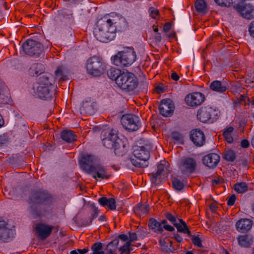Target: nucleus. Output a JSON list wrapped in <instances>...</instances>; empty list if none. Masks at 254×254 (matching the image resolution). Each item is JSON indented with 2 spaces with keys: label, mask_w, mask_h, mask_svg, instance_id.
<instances>
[{
  "label": "nucleus",
  "mask_w": 254,
  "mask_h": 254,
  "mask_svg": "<svg viewBox=\"0 0 254 254\" xmlns=\"http://www.w3.org/2000/svg\"><path fill=\"white\" fill-rule=\"evenodd\" d=\"M253 224V222L252 220L247 218H243L236 222V227L239 232L246 233L251 230Z\"/></svg>",
  "instance_id": "19"
},
{
  "label": "nucleus",
  "mask_w": 254,
  "mask_h": 254,
  "mask_svg": "<svg viewBox=\"0 0 254 254\" xmlns=\"http://www.w3.org/2000/svg\"><path fill=\"white\" fill-rule=\"evenodd\" d=\"M50 197V195L45 191L36 190L31 192L29 198V203L32 204L29 208V212L34 217H39L40 213L34 209L33 204L46 203Z\"/></svg>",
  "instance_id": "4"
},
{
  "label": "nucleus",
  "mask_w": 254,
  "mask_h": 254,
  "mask_svg": "<svg viewBox=\"0 0 254 254\" xmlns=\"http://www.w3.org/2000/svg\"><path fill=\"white\" fill-rule=\"evenodd\" d=\"M119 238L124 241L128 240V236L125 234L119 235Z\"/></svg>",
  "instance_id": "64"
},
{
  "label": "nucleus",
  "mask_w": 254,
  "mask_h": 254,
  "mask_svg": "<svg viewBox=\"0 0 254 254\" xmlns=\"http://www.w3.org/2000/svg\"><path fill=\"white\" fill-rule=\"evenodd\" d=\"M129 241L128 242H133L137 240V235L135 233L129 232Z\"/></svg>",
  "instance_id": "54"
},
{
  "label": "nucleus",
  "mask_w": 254,
  "mask_h": 254,
  "mask_svg": "<svg viewBox=\"0 0 254 254\" xmlns=\"http://www.w3.org/2000/svg\"><path fill=\"white\" fill-rule=\"evenodd\" d=\"M233 131L234 128L232 127H229L224 130L223 133L225 139L229 143H231L234 141V138L232 136L233 134Z\"/></svg>",
  "instance_id": "37"
},
{
  "label": "nucleus",
  "mask_w": 254,
  "mask_h": 254,
  "mask_svg": "<svg viewBox=\"0 0 254 254\" xmlns=\"http://www.w3.org/2000/svg\"><path fill=\"white\" fill-rule=\"evenodd\" d=\"M210 88L213 91L218 92H225L228 88L226 83H222L218 80L213 81L210 85Z\"/></svg>",
  "instance_id": "25"
},
{
  "label": "nucleus",
  "mask_w": 254,
  "mask_h": 254,
  "mask_svg": "<svg viewBox=\"0 0 254 254\" xmlns=\"http://www.w3.org/2000/svg\"><path fill=\"white\" fill-rule=\"evenodd\" d=\"M171 137L175 141L179 143H182L183 141V135L178 132H173L171 134Z\"/></svg>",
  "instance_id": "48"
},
{
  "label": "nucleus",
  "mask_w": 254,
  "mask_h": 254,
  "mask_svg": "<svg viewBox=\"0 0 254 254\" xmlns=\"http://www.w3.org/2000/svg\"><path fill=\"white\" fill-rule=\"evenodd\" d=\"M234 9L243 18L251 19L254 18V6L250 4H236Z\"/></svg>",
  "instance_id": "13"
},
{
  "label": "nucleus",
  "mask_w": 254,
  "mask_h": 254,
  "mask_svg": "<svg viewBox=\"0 0 254 254\" xmlns=\"http://www.w3.org/2000/svg\"><path fill=\"white\" fill-rule=\"evenodd\" d=\"M161 250L165 253H173L175 250L173 247H169L165 239H160L159 241Z\"/></svg>",
  "instance_id": "40"
},
{
  "label": "nucleus",
  "mask_w": 254,
  "mask_h": 254,
  "mask_svg": "<svg viewBox=\"0 0 254 254\" xmlns=\"http://www.w3.org/2000/svg\"><path fill=\"white\" fill-rule=\"evenodd\" d=\"M171 78L175 80V81H178L180 79V77L178 75V74L175 72H173L171 73Z\"/></svg>",
  "instance_id": "60"
},
{
  "label": "nucleus",
  "mask_w": 254,
  "mask_h": 254,
  "mask_svg": "<svg viewBox=\"0 0 254 254\" xmlns=\"http://www.w3.org/2000/svg\"><path fill=\"white\" fill-rule=\"evenodd\" d=\"M116 30V26L113 20L109 16H105L97 21L93 33L98 41L107 43L115 38Z\"/></svg>",
  "instance_id": "1"
},
{
  "label": "nucleus",
  "mask_w": 254,
  "mask_h": 254,
  "mask_svg": "<svg viewBox=\"0 0 254 254\" xmlns=\"http://www.w3.org/2000/svg\"><path fill=\"white\" fill-rule=\"evenodd\" d=\"M54 227L43 223H39L35 226V231L41 240H45L49 237Z\"/></svg>",
  "instance_id": "15"
},
{
  "label": "nucleus",
  "mask_w": 254,
  "mask_h": 254,
  "mask_svg": "<svg viewBox=\"0 0 254 254\" xmlns=\"http://www.w3.org/2000/svg\"><path fill=\"white\" fill-rule=\"evenodd\" d=\"M101 137L105 147L109 149H114L115 153L117 155H123V152L121 150L122 146H124V144L118 136L115 130L107 129L103 130Z\"/></svg>",
  "instance_id": "2"
},
{
  "label": "nucleus",
  "mask_w": 254,
  "mask_h": 254,
  "mask_svg": "<svg viewBox=\"0 0 254 254\" xmlns=\"http://www.w3.org/2000/svg\"><path fill=\"white\" fill-rule=\"evenodd\" d=\"M205 99V96L203 94L195 92L187 95L185 100L188 106L197 107L200 105L204 102Z\"/></svg>",
  "instance_id": "14"
},
{
  "label": "nucleus",
  "mask_w": 254,
  "mask_h": 254,
  "mask_svg": "<svg viewBox=\"0 0 254 254\" xmlns=\"http://www.w3.org/2000/svg\"><path fill=\"white\" fill-rule=\"evenodd\" d=\"M88 174L92 175V177L97 181L99 179H108L110 177V175L107 173L106 168L100 163H98Z\"/></svg>",
  "instance_id": "16"
},
{
  "label": "nucleus",
  "mask_w": 254,
  "mask_h": 254,
  "mask_svg": "<svg viewBox=\"0 0 254 254\" xmlns=\"http://www.w3.org/2000/svg\"><path fill=\"white\" fill-rule=\"evenodd\" d=\"M98 213H99V210L98 209V208H94V209H93V213H92L91 216L90 221L89 224H91V222H92V220L94 218L98 216Z\"/></svg>",
  "instance_id": "53"
},
{
  "label": "nucleus",
  "mask_w": 254,
  "mask_h": 254,
  "mask_svg": "<svg viewBox=\"0 0 254 254\" xmlns=\"http://www.w3.org/2000/svg\"><path fill=\"white\" fill-rule=\"evenodd\" d=\"M174 112H159V115L164 117H170L173 116Z\"/></svg>",
  "instance_id": "57"
},
{
  "label": "nucleus",
  "mask_w": 254,
  "mask_h": 254,
  "mask_svg": "<svg viewBox=\"0 0 254 254\" xmlns=\"http://www.w3.org/2000/svg\"><path fill=\"white\" fill-rule=\"evenodd\" d=\"M163 227V229H165L167 231H170V232H173V231H175V228L170 225H163V226L162 227Z\"/></svg>",
  "instance_id": "58"
},
{
  "label": "nucleus",
  "mask_w": 254,
  "mask_h": 254,
  "mask_svg": "<svg viewBox=\"0 0 254 254\" xmlns=\"http://www.w3.org/2000/svg\"><path fill=\"white\" fill-rule=\"evenodd\" d=\"M175 105L174 102L170 98L162 99L160 101L159 111H174Z\"/></svg>",
  "instance_id": "21"
},
{
  "label": "nucleus",
  "mask_w": 254,
  "mask_h": 254,
  "mask_svg": "<svg viewBox=\"0 0 254 254\" xmlns=\"http://www.w3.org/2000/svg\"><path fill=\"white\" fill-rule=\"evenodd\" d=\"M24 53L31 57H38L43 50V45L33 40L28 39L23 44Z\"/></svg>",
  "instance_id": "9"
},
{
  "label": "nucleus",
  "mask_w": 254,
  "mask_h": 254,
  "mask_svg": "<svg viewBox=\"0 0 254 254\" xmlns=\"http://www.w3.org/2000/svg\"><path fill=\"white\" fill-rule=\"evenodd\" d=\"M165 164L161 162L157 165V171L155 173H152L150 180L154 185L160 184L162 182L161 174L164 171Z\"/></svg>",
  "instance_id": "22"
},
{
  "label": "nucleus",
  "mask_w": 254,
  "mask_h": 254,
  "mask_svg": "<svg viewBox=\"0 0 254 254\" xmlns=\"http://www.w3.org/2000/svg\"><path fill=\"white\" fill-rule=\"evenodd\" d=\"M82 107L85 110H96L97 109V104L96 102L92 101L89 98L88 100H85L83 102Z\"/></svg>",
  "instance_id": "36"
},
{
  "label": "nucleus",
  "mask_w": 254,
  "mask_h": 254,
  "mask_svg": "<svg viewBox=\"0 0 254 254\" xmlns=\"http://www.w3.org/2000/svg\"><path fill=\"white\" fill-rule=\"evenodd\" d=\"M249 32L250 36L254 38V20L249 25Z\"/></svg>",
  "instance_id": "51"
},
{
  "label": "nucleus",
  "mask_w": 254,
  "mask_h": 254,
  "mask_svg": "<svg viewBox=\"0 0 254 254\" xmlns=\"http://www.w3.org/2000/svg\"><path fill=\"white\" fill-rule=\"evenodd\" d=\"M148 227L149 229L153 230L157 233H161L164 231L161 226V223H160V222L153 218L149 219L148 221Z\"/></svg>",
  "instance_id": "27"
},
{
  "label": "nucleus",
  "mask_w": 254,
  "mask_h": 254,
  "mask_svg": "<svg viewBox=\"0 0 254 254\" xmlns=\"http://www.w3.org/2000/svg\"><path fill=\"white\" fill-rule=\"evenodd\" d=\"M7 141L6 137L4 135H0V145L5 143Z\"/></svg>",
  "instance_id": "63"
},
{
  "label": "nucleus",
  "mask_w": 254,
  "mask_h": 254,
  "mask_svg": "<svg viewBox=\"0 0 254 254\" xmlns=\"http://www.w3.org/2000/svg\"><path fill=\"white\" fill-rule=\"evenodd\" d=\"M131 246L130 242H127L119 250L121 252V254H129V247Z\"/></svg>",
  "instance_id": "46"
},
{
  "label": "nucleus",
  "mask_w": 254,
  "mask_h": 254,
  "mask_svg": "<svg viewBox=\"0 0 254 254\" xmlns=\"http://www.w3.org/2000/svg\"><path fill=\"white\" fill-rule=\"evenodd\" d=\"M248 101H249V98L248 97L241 95L238 98V101L234 103V109L238 110L239 107L246 106Z\"/></svg>",
  "instance_id": "39"
},
{
  "label": "nucleus",
  "mask_w": 254,
  "mask_h": 254,
  "mask_svg": "<svg viewBox=\"0 0 254 254\" xmlns=\"http://www.w3.org/2000/svg\"><path fill=\"white\" fill-rule=\"evenodd\" d=\"M196 166L197 163L194 159L187 157L181 160L179 167L183 174H188L193 173L195 170Z\"/></svg>",
  "instance_id": "12"
},
{
  "label": "nucleus",
  "mask_w": 254,
  "mask_h": 254,
  "mask_svg": "<svg viewBox=\"0 0 254 254\" xmlns=\"http://www.w3.org/2000/svg\"><path fill=\"white\" fill-rule=\"evenodd\" d=\"M53 76L49 73H45L38 78L36 86H53Z\"/></svg>",
  "instance_id": "23"
},
{
  "label": "nucleus",
  "mask_w": 254,
  "mask_h": 254,
  "mask_svg": "<svg viewBox=\"0 0 254 254\" xmlns=\"http://www.w3.org/2000/svg\"><path fill=\"white\" fill-rule=\"evenodd\" d=\"M121 122L124 128L129 131L137 130L141 126L139 117L132 114L127 113L123 115Z\"/></svg>",
  "instance_id": "8"
},
{
  "label": "nucleus",
  "mask_w": 254,
  "mask_h": 254,
  "mask_svg": "<svg viewBox=\"0 0 254 254\" xmlns=\"http://www.w3.org/2000/svg\"><path fill=\"white\" fill-rule=\"evenodd\" d=\"M149 210V206L147 204L138 203L133 208V211L135 214L140 217L146 214L148 212Z\"/></svg>",
  "instance_id": "26"
},
{
  "label": "nucleus",
  "mask_w": 254,
  "mask_h": 254,
  "mask_svg": "<svg viewBox=\"0 0 254 254\" xmlns=\"http://www.w3.org/2000/svg\"><path fill=\"white\" fill-rule=\"evenodd\" d=\"M172 185L175 190H182L184 188V184L180 179L175 178L172 180Z\"/></svg>",
  "instance_id": "42"
},
{
  "label": "nucleus",
  "mask_w": 254,
  "mask_h": 254,
  "mask_svg": "<svg viewBox=\"0 0 254 254\" xmlns=\"http://www.w3.org/2000/svg\"><path fill=\"white\" fill-rule=\"evenodd\" d=\"M44 70V67L42 64L40 63H35L31 66L29 69V73L32 76H37L41 75Z\"/></svg>",
  "instance_id": "29"
},
{
  "label": "nucleus",
  "mask_w": 254,
  "mask_h": 254,
  "mask_svg": "<svg viewBox=\"0 0 254 254\" xmlns=\"http://www.w3.org/2000/svg\"><path fill=\"white\" fill-rule=\"evenodd\" d=\"M12 230L7 227V223L0 220V241L8 242L11 239Z\"/></svg>",
  "instance_id": "20"
},
{
  "label": "nucleus",
  "mask_w": 254,
  "mask_h": 254,
  "mask_svg": "<svg viewBox=\"0 0 254 254\" xmlns=\"http://www.w3.org/2000/svg\"><path fill=\"white\" fill-rule=\"evenodd\" d=\"M55 73L56 78L59 80H65L67 79L66 71L63 66L58 67Z\"/></svg>",
  "instance_id": "33"
},
{
  "label": "nucleus",
  "mask_w": 254,
  "mask_h": 254,
  "mask_svg": "<svg viewBox=\"0 0 254 254\" xmlns=\"http://www.w3.org/2000/svg\"><path fill=\"white\" fill-rule=\"evenodd\" d=\"M239 244L243 247H249L253 243V237L251 235H245L238 238Z\"/></svg>",
  "instance_id": "31"
},
{
  "label": "nucleus",
  "mask_w": 254,
  "mask_h": 254,
  "mask_svg": "<svg viewBox=\"0 0 254 254\" xmlns=\"http://www.w3.org/2000/svg\"><path fill=\"white\" fill-rule=\"evenodd\" d=\"M233 188L235 190L239 193H245L249 190L248 184L243 182L236 183Z\"/></svg>",
  "instance_id": "34"
},
{
  "label": "nucleus",
  "mask_w": 254,
  "mask_h": 254,
  "mask_svg": "<svg viewBox=\"0 0 254 254\" xmlns=\"http://www.w3.org/2000/svg\"><path fill=\"white\" fill-rule=\"evenodd\" d=\"M151 148V145H146L145 146H135L133 152L134 158L130 159L132 164L136 167H147L148 160L150 157L149 150Z\"/></svg>",
  "instance_id": "3"
},
{
  "label": "nucleus",
  "mask_w": 254,
  "mask_h": 254,
  "mask_svg": "<svg viewBox=\"0 0 254 254\" xmlns=\"http://www.w3.org/2000/svg\"><path fill=\"white\" fill-rule=\"evenodd\" d=\"M171 27V23L170 22L166 23L163 26V30L165 32H168Z\"/></svg>",
  "instance_id": "59"
},
{
  "label": "nucleus",
  "mask_w": 254,
  "mask_h": 254,
  "mask_svg": "<svg viewBox=\"0 0 254 254\" xmlns=\"http://www.w3.org/2000/svg\"><path fill=\"white\" fill-rule=\"evenodd\" d=\"M195 7L198 12H205L206 4L205 1L204 0H197L195 2Z\"/></svg>",
  "instance_id": "41"
},
{
  "label": "nucleus",
  "mask_w": 254,
  "mask_h": 254,
  "mask_svg": "<svg viewBox=\"0 0 254 254\" xmlns=\"http://www.w3.org/2000/svg\"><path fill=\"white\" fill-rule=\"evenodd\" d=\"M190 139L196 146H202L205 142L204 133L200 129H194L190 132Z\"/></svg>",
  "instance_id": "17"
},
{
  "label": "nucleus",
  "mask_w": 254,
  "mask_h": 254,
  "mask_svg": "<svg viewBox=\"0 0 254 254\" xmlns=\"http://www.w3.org/2000/svg\"><path fill=\"white\" fill-rule=\"evenodd\" d=\"M136 60L135 52L133 51H122L112 58L114 64L121 67L129 66Z\"/></svg>",
  "instance_id": "5"
},
{
  "label": "nucleus",
  "mask_w": 254,
  "mask_h": 254,
  "mask_svg": "<svg viewBox=\"0 0 254 254\" xmlns=\"http://www.w3.org/2000/svg\"><path fill=\"white\" fill-rule=\"evenodd\" d=\"M117 85L122 89L130 91L138 85V80L135 75L129 72H123L117 81Z\"/></svg>",
  "instance_id": "6"
},
{
  "label": "nucleus",
  "mask_w": 254,
  "mask_h": 254,
  "mask_svg": "<svg viewBox=\"0 0 254 254\" xmlns=\"http://www.w3.org/2000/svg\"><path fill=\"white\" fill-rule=\"evenodd\" d=\"M148 12L149 13L150 16L154 19L156 18L157 16L159 14V10L153 7H150L148 9Z\"/></svg>",
  "instance_id": "49"
},
{
  "label": "nucleus",
  "mask_w": 254,
  "mask_h": 254,
  "mask_svg": "<svg viewBox=\"0 0 254 254\" xmlns=\"http://www.w3.org/2000/svg\"><path fill=\"white\" fill-rule=\"evenodd\" d=\"M173 238L179 243H181L183 241L182 237L178 234H175Z\"/></svg>",
  "instance_id": "61"
},
{
  "label": "nucleus",
  "mask_w": 254,
  "mask_h": 254,
  "mask_svg": "<svg viewBox=\"0 0 254 254\" xmlns=\"http://www.w3.org/2000/svg\"><path fill=\"white\" fill-rule=\"evenodd\" d=\"M154 41L156 43H159L162 39L161 35L160 33H156L154 36Z\"/></svg>",
  "instance_id": "56"
},
{
  "label": "nucleus",
  "mask_w": 254,
  "mask_h": 254,
  "mask_svg": "<svg viewBox=\"0 0 254 254\" xmlns=\"http://www.w3.org/2000/svg\"><path fill=\"white\" fill-rule=\"evenodd\" d=\"M62 139L67 142H71L76 140V135L71 130H64L61 133Z\"/></svg>",
  "instance_id": "30"
},
{
  "label": "nucleus",
  "mask_w": 254,
  "mask_h": 254,
  "mask_svg": "<svg viewBox=\"0 0 254 254\" xmlns=\"http://www.w3.org/2000/svg\"><path fill=\"white\" fill-rule=\"evenodd\" d=\"M179 223L176 225L178 232L184 234H187L189 236H191V233L190 231L187 223L182 219H178Z\"/></svg>",
  "instance_id": "28"
},
{
  "label": "nucleus",
  "mask_w": 254,
  "mask_h": 254,
  "mask_svg": "<svg viewBox=\"0 0 254 254\" xmlns=\"http://www.w3.org/2000/svg\"><path fill=\"white\" fill-rule=\"evenodd\" d=\"M166 218L172 223L175 226L178 223L176 217L170 212H166L165 214Z\"/></svg>",
  "instance_id": "47"
},
{
  "label": "nucleus",
  "mask_w": 254,
  "mask_h": 254,
  "mask_svg": "<svg viewBox=\"0 0 254 254\" xmlns=\"http://www.w3.org/2000/svg\"><path fill=\"white\" fill-rule=\"evenodd\" d=\"M242 147L244 148H248L250 145V143L247 139H243L241 142Z\"/></svg>",
  "instance_id": "55"
},
{
  "label": "nucleus",
  "mask_w": 254,
  "mask_h": 254,
  "mask_svg": "<svg viewBox=\"0 0 254 254\" xmlns=\"http://www.w3.org/2000/svg\"><path fill=\"white\" fill-rule=\"evenodd\" d=\"M235 154L232 150H229L224 153V158L228 161H233L235 159Z\"/></svg>",
  "instance_id": "43"
},
{
  "label": "nucleus",
  "mask_w": 254,
  "mask_h": 254,
  "mask_svg": "<svg viewBox=\"0 0 254 254\" xmlns=\"http://www.w3.org/2000/svg\"><path fill=\"white\" fill-rule=\"evenodd\" d=\"M119 243V240L118 239H115L108 244L106 248L108 254H116L117 248Z\"/></svg>",
  "instance_id": "38"
},
{
  "label": "nucleus",
  "mask_w": 254,
  "mask_h": 254,
  "mask_svg": "<svg viewBox=\"0 0 254 254\" xmlns=\"http://www.w3.org/2000/svg\"><path fill=\"white\" fill-rule=\"evenodd\" d=\"M197 118L202 123L207 122L212 123L214 121L213 119L211 118L209 112H197Z\"/></svg>",
  "instance_id": "35"
},
{
  "label": "nucleus",
  "mask_w": 254,
  "mask_h": 254,
  "mask_svg": "<svg viewBox=\"0 0 254 254\" xmlns=\"http://www.w3.org/2000/svg\"><path fill=\"white\" fill-rule=\"evenodd\" d=\"M215 3L222 7H229L233 3L232 0H214Z\"/></svg>",
  "instance_id": "44"
},
{
  "label": "nucleus",
  "mask_w": 254,
  "mask_h": 254,
  "mask_svg": "<svg viewBox=\"0 0 254 254\" xmlns=\"http://www.w3.org/2000/svg\"><path fill=\"white\" fill-rule=\"evenodd\" d=\"M87 73L93 76H99L105 70V65L101 58L93 56L89 58L86 63Z\"/></svg>",
  "instance_id": "7"
},
{
  "label": "nucleus",
  "mask_w": 254,
  "mask_h": 254,
  "mask_svg": "<svg viewBox=\"0 0 254 254\" xmlns=\"http://www.w3.org/2000/svg\"><path fill=\"white\" fill-rule=\"evenodd\" d=\"M191 237V239L193 244L198 248H202V241L198 237V236H193L192 235L190 236Z\"/></svg>",
  "instance_id": "45"
},
{
  "label": "nucleus",
  "mask_w": 254,
  "mask_h": 254,
  "mask_svg": "<svg viewBox=\"0 0 254 254\" xmlns=\"http://www.w3.org/2000/svg\"><path fill=\"white\" fill-rule=\"evenodd\" d=\"M236 197L235 194L231 195L228 199L227 204L229 206H232L234 204Z\"/></svg>",
  "instance_id": "52"
},
{
  "label": "nucleus",
  "mask_w": 254,
  "mask_h": 254,
  "mask_svg": "<svg viewBox=\"0 0 254 254\" xmlns=\"http://www.w3.org/2000/svg\"><path fill=\"white\" fill-rule=\"evenodd\" d=\"M99 204L109 208L111 210H115L116 208V202L114 198H108L106 197H102L99 198Z\"/></svg>",
  "instance_id": "24"
},
{
  "label": "nucleus",
  "mask_w": 254,
  "mask_h": 254,
  "mask_svg": "<svg viewBox=\"0 0 254 254\" xmlns=\"http://www.w3.org/2000/svg\"><path fill=\"white\" fill-rule=\"evenodd\" d=\"M123 72L118 68L112 67L107 71V75L109 78L113 80H115L117 84V81L119 77L122 75Z\"/></svg>",
  "instance_id": "32"
},
{
  "label": "nucleus",
  "mask_w": 254,
  "mask_h": 254,
  "mask_svg": "<svg viewBox=\"0 0 254 254\" xmlns=\"http://www.w3.org/2000/svg\"><path fill=\"white\" fill-rule=\"evenodd\" d=\"M79 163L81 169L86 173L89 174L99 163L95 156L87 154L81 157Z\"/></svg>",
  "instance_id": "10"
},
{
  "label": "nucleus",
  "mask_w": 254,
  "mask_h": 254,
  "mask_svg": "<svg viewBox=\"0 0 254 254\" xmlns=\"http://www.w3.org/2000/svg\"><path fill=\"white\" fill-rule=\"evenodd\" d=\"M156 91L158 93H163L164 92V89L162 86V85H158L156 87Z\"/></svg>",
  "instance_id": "62"
},
{
  "label": "nucleus",
  "mask_w": 254,
  "mask_h": 254,
  "mask_svg": "<svg viewBox=\"0 0 254 254\" xmlns=\"http://www.w3.org/2000/svg\"><path fill=\"white\" fill-rule=\"evenodd\" d=\"M35 94L42 99L49 100L53 98L56 94V88L54 86L34 87Z\"/></svg>",
  "instance_id": "11"
},
{
  "label": "nucleus",
  "mask_w": 254,
  "mask_h": 254,
  "mask_svg": "<svg viewBox=\"0 0 254 254\" xmlns=\"http://www.w3.org/2000/svg\"><path fill=\"white\" fill-rule=\"evenodd\" d=\"M220 156L218 154L212 153L204 156L202 158L203 164L210 168L215 167L220 161Z\"/></svg>",
  "instance_id": "18"
},
{
  "label": "nucleus",
  "mask_w": 254,
  "mask_h": 254,
  "mask_svg": "<svg viewBox=\"0 0 254 254\" xmlns=\"http://www.w3.org/2000/svg\"><path fill=\"white\" fill-rule=\"evenodd\" d=\"M102 248V244L100 242H97L94 243L91 249L93 252H100V251Z\"/></svg>",
  "instance_id": "50"
}]
</instances>
